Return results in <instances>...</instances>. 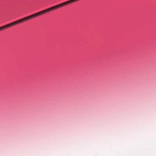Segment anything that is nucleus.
Returning <instances> with one entry per match:
<instances>
[{
    "label": "nucleus",
    "mask_w": 156,
    "mask_h": 156,
    "mask_svg": "<svg viewBox=\"0 0 156 156\" xmlns=\"http://www.w3.org/2000/svg\"><path fill=\"white\" fill-rule=\"evenodd\" d=\"M38 16H39V12L35 14H34L32 15H30L29 16L25 18L20 19V20L14 22L13 23H10L7 24L5 26L1 27H0V30H1L2 29H5L10 27L23 22L25 21L30 20V19L35 17Z\"/></svg>",
    "instance_id": "obj_1"
}]
</instances>
